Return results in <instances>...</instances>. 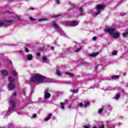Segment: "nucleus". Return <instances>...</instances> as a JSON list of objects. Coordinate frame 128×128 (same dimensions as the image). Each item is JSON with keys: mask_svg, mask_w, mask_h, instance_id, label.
<instances>
[{"mask_svg": "<svg viewBox=\"0 0 128 128\" xmlns=\"http://www.w3.org/2000/svg\"><path fill=\"white\" fill-rule=\"evenodd\" d=\"M48 78L44 76L38 74H34L32 78L30 80V82H38V84H42V82H46Z\"/></svg>", "mask_w": 128, "mask_h": 128, "instance_id": "obj_1", "label": "nucleus"}, {"mask_svg": "<svg viewBox=\"0 0 128 128\" xmlns=\"http://www.w3.org/2000/svg\"><path fill=\"white\" fill-rule=\"evenodd\" d=\"M105 32L109 34L110 36L114 38H120V33L118 31L116 32V28H106Z\"/></svg>", "mask_w": 128, "mask_h": 128, "instance_id": "obj_2", "label": "nucleus"}, {"mask_svg": "<svg viewBox=\"0 0 128 128\" xmlns=\"http://www.w3.org/2000/svg\"><path fill=\"white\" fill-rule=\"evenodd\" d=\"M9 104L10 106L8 107L6 114H5V116H10V114L14 112V108L16 107V102H14V98H10L9 100Z\"/></svg>", "mask_w": 128, "mask_h": 128, "instance_id": "obj_3", "label": "nucleus"}, {"mask_svg": "<svg viewBox=\"0 0 128 128\" xmlns=\"http://www.w3.org/2000/svg\"><path fill=\"white\" fill-rule=\"evenodd\" d=\"M51 25L54 28H56V30H58L57 32H59L61 36H66V33H64V31H62V30L60 29V28L58 24H56V23L55 22H53Z\"/></svg>", "mask_w": 128, "mask_h": 128, "instance_id": "obj_4", "label": "nucleus"}, {"mask_svg": "<svg viewBox=\"0 0 128 128\" xmlns=\"http://www.w3.org/2000/svg\"><path fill=\"white\" fill-rule=\"evenodd\" d=\"M104 8V6L102 4H98L97 5L96 7V12H94L95 16H98L100 12H102V10Z\"/></svg>", "mask_w": 128, "mask_h": 128, "instance_id": "obj_5", "label": "nucleus"}, {"mask_svg": "<svg viewBox=\"0 0 128 128\" xmlns=\"http://www.w3.org/2000/svg\"><path fill=\"white\" fill-rule=\"evenodd\" d=\"M79 24L80 21L78 20H72L70 22H66L65 24L67 26H76Z\"/></svg>", "mask_w": 128, "mask_h": 128, "instance_id": "obj_6", "label": "nucleus"}, {"mask_svg": "<svg viewBox=\"0 0 128 128\" xmlns=\"http://www.w3.org/2000/svg\"><path fill=\"white\" fill-rule=\"evenodd\" d=\"M14 22V20L0 21V27L4 26H6V24H12V22Z\"/></svg>", "mask_w": 128, "mask_h": 128, "instance_id": "obj_7", "label": "nucleus"}, {"mask_svg": "<svg viewBox=\"0 0 128 128\" xmlns=\"http://www.w3.org/2000/svg\"><path fill=\"white\" fill-rule=\"evenodd\" d=\"M50 89L46 88L44 92V98L45 100H48L50 98Z\"/></svg>", "mask_w": 128, "mask_h": 128, "instance_id": "obj_8", "label": "nucleus"}, {"mask_svg": "<svg viewBox=\"0 0 128 128\" xmlns=\"http://www.w3.org/2000/svg\"><path fill=\"white\" fill-rule=\"evenodd\" d=\"M15 87H16V85H14V84L10 83L8 84V88L9 90H14Z\"/></svg>", "mask_w": 128, "mask_h": 128, "instance_id": "obj_9", "label": "nucleus"}, {"mask_svg": "<svg viewBox=\"0 0 128 128\" xmlns=\"http://www.w3.org/2000/svg\"><path fill=\"white\" fill-rule=\"evenodd\" d=\"M52 114H48L45 118V122H48V120H50L52 118Z\"/></svg>", "mask_w": 128, "mask_h": 128, "instance_id": "obj_10", "label": "nucleus"}, {"mask_svg": "<svg viewBox=\"0 0 128 128\" xmlns=\"http://www.w3.org/2000/svg\"><path fill=\"white\" fill-rule=\"evenodd\" d=\"M120 98V93H118L115 95L114 98L116 100H118V98Z\"/></svg>", "mask_w": 128, "mask_h": 128, "instance_id": "obj_11", "label": "nucleus"}, {"mask_svg": "<svg viewBox=\"0 0 128 128\" xmlns=\"http://www.w3.org/2000/svg\"><path fill=\"white\" fill-rule=\"evenodd\" d=\"M98 128H104V124L102 122H98Z\"/></svg>", "mask_w": 128, "mask_h": 128, "instance_id": "obj_12", "label": "nucleus"}, {"mask_svg": "<svg viewBox=\"0 0 128 128\" xmlns=\"http://www.w3.org/2000/svg\"><path fill=\"white\" fill-rule=\"evenodd\" d=\"M26 58L28 60H32V55L27 54V55H26Z\"/></svg>", "mask_w": 128, "mask_h": 128, "instance_id": "obj_13", "label": "nucleus"}, {"mask_svg": "<svg viewBox=\"0 0 128 128\" xmlns=\"http://www.w3.org/2000/svg\"><path fill=\"white\" fill-rule=\"evenodd\" d=\"M42 62H46L48 60V57L46 56H43L42 58Z\"/></svg>", "mask_w": 128, "mask_h": 128, "instance_id": "obj_14", "label": "nucleus"}, {"mask_svg": "<svg viewBox=\"0 0 128 128\" xmlns=\"http://www.w3.org/2000/svg\"><path fill=\"white\" fill-rule=\"evenodd\" d=\"M3 76H8V71H6V70H3L1 72Z\"/></svg>", "mask_w": 128, "mask_h": 128, "instance_id": "obj_15", "label": "nucleus"}, {"mask_svg": "<svg viewBox=\"0 0 128 128\" xmlns=\"http://www.w3.org/2000/svg\"><path fill=\"white\" fill-rule=\"evenodd\" d=\"M12 74L14 76H18V72H16V69L14 68L12 69Z\"/></svg>", "mask_w": 128, "mask_h": 128, "instance_id": "obj_16", "label": "nucleus"}, {"mask_svg": "<svg viewBox=\"0 0 128 128\" xmlns=\"http://www.w3.org/2000/svg\"><path fill=\"white\" fill-rule=\"evenodd\" d=\"M66 74H67V76H70L71 78H73L74 76V74L72 73H70L69 72H65Z\"/></svg>", "mask_w": 128, "mask_h": 128, "instance_id": "obj_17", "label": "nucleus"}, {"mask_svg": "<svg viewBox=\"0 0 128 128\" xmlns=\"http://www.w3.org/2000/svg\"><path fill=\"white\" fill-rule=\"evenodd\" d=\"M98 52H96L93 53L92 54H89V56H92V57L96 56H98Z\"/></svg>", "mask_w": 128, "mask_h": 128, "instance_id": "obj_18", "label": "nucleus"}, {"mask_svg": "<svg viewBox=\"0 0 128 128\" xmlns=\"http://www.w3.org/2000/svg\"><path fill=\"white\" fill-rule=\"evenodd\" d=\"M108 127L109 128H116V124H108Z\"/></svg>", "mask_w": 128, "mask_h": 128, "instance_id": "obj_19", "label": "nucleus"}, {"mask_svg": "<svg viewBox=\"0 0 128 128\" xmlns=\"http://www.w3.org/2000/svg\"><path fill=\"white\" fill-rule=\"evenodd\" d=\"M46 20H48V18H42L38 19V22H42L46 21Z\"/></svg>", "mask_w": 128, "mask_h": 128, "instance_id": "obj_20", "label": "nucleus"}, {"mask_svg": "<svg viewBox=\"0 0 128 128\" xmlns=\"http://www.w3.org/2000/svg\"><path fill=\"white\" fill-rule=\"evenodd\" d=\"M56 74L57 75H58L59 76H62V74L60 73V70H58V69H57L56 70Z\"/></svg>", "mask_w": 128, "mask_h": 128, "instance_id": "obj_21", "label": "nucleus"}, {"mask_svg": "<svg viewBox=\"0 0 128 128\" xmlns=\"http://www.w3.org/2000/svg\"><path fill=\"white\" fill-rule=\"evenodd\" d=\"M8 80L10 82H14V79L12 77H9Z\"/></svg>", "mask_w": 128, "mask_h": 128, "instance_id": "obj_22", "label": "nucleus"}, {"mask_svg": "<svg viewBox=\"0 0 128 128\" xmlns=\"http://www.w3.org/2000/svg\"><path fill=\"white\" fill-rule=\"evenodd\" d=\"M79 11L80 14H82V12H84V8L82 7H80L79 8Z\"/></svg>", "mask_w": 128, "mask_h": 128, "instance_id": "obj_23", "label": "nucleus"}, {"mask_svg": "<svg viewBox=\"0 0 128 128\" xmlns=\"http://www.w3.org/2000/svg\"><path fill=\"white\" fill-rule=\"evenodd\" d=\"M112 56H116L118 54V51L114 50L112 52Z\"/></svg>", "mask_w": 128, "mask_h": 128, "instance_id": "obj_24", "label": "nucleus"}, {"mask_svg": "<svg viewBox=\"0 0 128 128\" xmlns=\"http://www.w3.org/2000/svg\"><path fill=\"white\" fill-rule=\"evenodd\" d=\"M90 102H86L84 105V108H88V106H90Z\"/></svg>", "mask_w": 128, "mask_h": 128, "instance_id": "obj_25", "label": "nucleus"}, {"mask_svg": "<svg viewBox=\"0 0 128 128\" xmlns=\"http://www.w3.org/2000/svg\"><path fill=\"white\" fill-rule=\"evenodd\" d=\"M60 108L62 110H64V103L62 102L60 103Z\"/></svg>", "mask_w": 128, "mask_h": 128, "instance_id": "obj_26", "label": "nucleus"}, {"mask_svg": "<svg viewBox=\"0 0 128 128\" xmlns=\"http://www.w3.org/2000/svg\"><path fill=\"white\" fill-rule=\"evenodd\" d=\"M128 33H123L122 34V36L123 38H126V36H128Z\"/></svg>", "mask_w": 128, "mask_h": 128, "instance_id": "obj_27", "label": "nucleus"}, {"mask_svg": "<svg viewBox=\"0 0 128 128\" xmlns=\"http://www.w3.org/2000/svg\"><path fill=\"white\" fill-rule=\"evenodd\" d=\"M65 52V54H68V52H70V49H66L64 50Z\"/></svg>", "mask_w": 128, "mask_h": 128, "instance_id": "obj_28", "label": "nucleus"}, {"mask_svg": "<svg viewBox=\"0 0 128 128\" xmlns=\"http://www.w3.org/2000/svg\"><path fill=\"white\" fill-rule=\"evenodd\" d=\"M112 78H118V76L116 75L112 76Z\"/></svg>", "mask_w": 128, "mask_h": 128, "instance_id": "obj_29", "label": "nucleus"}, {"mask_svg": "<svg viewBox=\"0 0 128 128\" xmlns=\"http://www.w3.org/2000/svg\"><path fill=\"white\" fill-rule=\"evenodd\" d=\"M78 90H72L73 94H78Z\"/></svg>", "mask_w": 128, "mask_h": 128, "instance_id": "obj_30", "label": "nucleus"}, {"mask_svg": "<svg viewBox=\"0 0 128 128\" xmlns=\"http://www.w3.org/2000/svg\"><path fill=\"white\" fill-rule=\"evenodd\" d=\"M102 108H100L98 110V114H102Z\"/></svg>", "mask_w": 128, "mask_h": 128, "instance_id": "obj_31", "label": "nucleus"}, {"mask_svg": "<svg viewBox=\"0 0 128 128\" xmlns=\"http://www.w3.org/2000/svg\"><path fill=\"white\" fill-rule=\"evenodd\" d=\"M36 118V114H34L32 116V118Z\"/></svg>", "mask_w": 128, "mask_h": 128, "instance_id": "obj_32", "label": "nucleus"}, {"mask_svg": "<svg viewBox=\"0 0 128 128\" xmlns=\"http://www.w3.org/2000/svg\"><path fill=\"white\" fill-rule=\"evenodd\" d=\"M112 90V88L111 87H108L106 88L107 90Z\"/></svg>", "mask_w": 128, "mask_h": 128, "instance_id": "obj_33", "label": "nucleus"}, {"mask_svg": "<svg viewBox=\"0 0 128 128\" xmlns=\"http://www.w3.org/2000/svg\"><path fill=\"white\" fill-rule=\"evenodd\" d=\"M84 104H82V102H80V108H82L83 106H84Z\"/></svg>", "mask_w": 128, "mask_h": 128, "instance_id": "obj_34", "label": "nucleus"}, {"mask_svg": "<svg viewBox=\"0 0 128 128\" xmlns=\"http://www.w3.org/2000/svg\"><path fill=\"white\" fill-rule=\"evenodd\" d=\"M56 2L57 4H60V0H56Z\"/></svg>", "mask_w": 128, "mask_h": 128, "instance_id": "obj_35", "label": "nucleus"}, {"mask_svg": "<svg viewBox=\"0 0 128 128\" xmlns=\"http://www.w3.org/2000/svg\"><path fill=\"white\" fill-rule=\"evenodd\" d=\"M30 20H35L36 18H32V17H30Z\"/></svg>", "mask_w": 128, "mask_h": 128, "instance_id": "obj_36", "label": "nucleus"}, {"mask_svg": "<svg viewBox=\"0 0 128 128\" xmlns=\"http://www.w3.org/2000/svg\"><path fill=\"white\" fill-rule=\"evenodd\" d=\"M81 48H78L77 50H75L76 52H80V50Z\"/></svg>", "mask_w": 128, "mask_h": 128, "instance_id": "obj_37", "label": "nucleus"}, {"mask_svg": "<svg viewBox=\"0 0 128 128\" xmlns=\"http://www.w3.org/2000/svg\"><path fill=\"white\" fill-rule=\"evenodd\" d=\"M60 15H54L53 16V18H58Z\"/></svg>", "mask_w": 128, "mask_h": 128, "instance_id": "obj_38", "label": "nucleus"}, {"mask_svg": "<svg viewBox=\"0 0 128 128\" xmlns=\"http://www.w3.org/2000/svg\"><path fill=\"white\" fill-rule=\"evenodd\" d=\"M25 52H28V48H25Z\"/></svg>", "mask_w": 128, "mask_h": 128, "instance_id": "obj_39", "label": "nucleus"}, {"mask_svg": "<svg viewBox=\"0 0 128 128\" xmlns=\"http://www.w3.org/2000/svg\"><path fill=\"white\" fill-rule=\"evenodd\" d=\"M84 128H90V126H83Z\"/></svg>", "mask_w": 128, "mask_h": 128, "instance_id": "obj_40", "label": "nucleus"}, {"mask_svg": "<svg viewBox=\"0 0 128 128\" xmlns=\"http://www.w3.org/2000/svg\"><path fill=\"white\" fill-rule=\"evenodd\" d=\"M25 94H26V92H24V91H23V92H22V94L23 95V96H25Z\"/></svg>", "mask_w": 128, "mask_h": 128, "instance_id": "obj_41", "label": "nucleus"}, {"mask_svg": "<svg viewBox=\"0 0 128 128\" xmlns=\"http://www.w3.org/2000/svg\"><path fill=\"white\" fill-rule=\"evenodd\" d=\"M39 50H40V52H44V48H40L39 49Z\"/></svg>", "mask_w": 128, "mask_h": 128, "instance_id": "obj_42", "label": "nucleus"}, {"mask_svg": "<svg viewBox=\"0 0 128 128\" xmlns=\"http://www.w3.org/2000/svg\"><path fill=\"white\" fill-rule=\"evenodd\" d=\"M36 56H40V54L38 52H37L36 53Z\"/></svg>", "mask_w": 128, "mask_h": 128, "instance_id": "obj_43", "label": "nucleus"}, {"mask_svg": "<svg viewBox=\"0 0 128 128\" xmlns=\"http://www.w3.org/2000/svg\"><path fill=\"white\" fill-rule=\"evenodd\" d=\"M93 40H96V37L94 36L92 38Z\"/></svg>", "mask_w": 128, "mask_h": 128, "instance_id": "obj_44", "label": "nucleus"}, {"mask_svg": "<svg viewBox=\"0 0 128 128\" xmlns=\"http://www.w3.org/2000/svg\"><path fill=\"white\" fill-rule=\"evenodd\" d=\"M50 49H51L52 50H54V47L52 46V47L50 48Z\"/></svg>", "mask_w": 128, "mask_h": 128, "instance_id": "obj_45", "label": "nucleus"}, {"mask_svg": "<svg viewBox=\"0 0 128 128\" xmlns=\"http://www.w3.org/2000/svg\"><path fill=\"white\" fill-rule=\"evenodd\" d=\"M39 100H39L38 102H44V100H42V101H40V100H41L40 98Z\"/></svg>", "mask_w": 128, "mask_h": 128, "instance_id": "obj_46", "label": "nucleus"}, {"mask_svg": "<svg viewBox=\"0 0 128 128\" xmlns=\"http://www.w3.org/2000/svg\"><path fill=\"white\" fill-rule=\"evenodd\" d=\"M107 106L108 108V110H111L110 106V105H108Z\"/></svg>", "mask_w": 128, "mask_h": 128, "instance_id": "obj_47", "label": "nucleus"}, {"mask_svg": "<svg viewBox=\"0 0 128 128\" xmlns=\"http://www.w3.org/2000/svg\"><path fill=\"white\" fill-rule=\"evenodd\" d=\"M71 6H74V8L76 6V5H74V4H71Z\"/></svg>", "mask_w": 128, "mask_h": 128, "instance_id": "obj_48", "label": "nucleus"}, {"mask_svg": "<svg viewBox=\"0 0 128 128\" xmlns=\"http://www.w3.org/2000/svg\"><path fill=\"white\" fill-rule=\"evenodd\" d=\"M14 96H16V92H14Z\"/></svg>", "mask_w": 128, "mask_h": 128, "instance_id": "obj_49", "label": "nucleus"}, {"mask_svg": "<svg viewBox=\"0 0 128 128\" xmlns=\"http://www.w3.org/2000/svg\"><path fill=\"white\" fill-rule=\"evenodd\" d=\"M30 10H34V8H30Z\"/></svg>", "mask_w": 128, "mask_h": 128, "instance_id": "obj_50", "label": "nucleus"}, {"mask_svg": "<svg viewBox=\"0 0 128 128\" xmlns=\"http://www.w3.org/2000/svg\"><path fill=\"white\" fill-rule=\"evenodd\" d=\"M95 68H98V66H95Z\"/></svg>", "mask_w": 128, "mask_h": 128, "instance_id": "obj_51", "label": "nucleus"}, {"mask_svg": "<svg viewBox=\"0 0 128 128\" xmlns=\"http://www.w3.org/2000/svg\"><path fill=\"white\" fill-rule=\"evenodd\" d=\"M92 128H98V127H96V126H94V127H93Z\"/></svg>", "mask_w": 128, "mask_h": 128, "instance_id": "obj_52", "label": "nucleus"}, {"mask_svg": "<svg viewBox=\"0 0 128 128\" xmlns=\"http://www.w3.org/2000/svg\"><path fill=\"white\" fill-rule=\"evenodd\" d=\"M10 64H12V61H10Z\"/></svg>", "mask_w": 128, "mask_h": 128, "instance_id": "obj_53", "label": "nucleus"}, {"mask_svg": "<svg viewBox=\"0 0 128 128\" xmlns=\"http://www.w3.org/2000/svg\"><path fill=\"white\" fill-rule=\"evenodd\" d=\"M20 52H22V51H20Z\"/></svg>", "mask_w": 128, "mask_h": 128, "instance_id": "obj_54", "label": "nucleus"}, {"mask_svg": "<svg viewBox=\"0 0 128 128\" xmlns=\"http://www.w3.org/2000/svg\"><path fill=\"white\" fill-rule=\"evenodd\" d=\"M0 66H1V65H0Z\"/></svg>", "mask_w": 128, "mask_h": 128, "instance_id": "obj_55", "label": "nucleus"}]
</instances>
